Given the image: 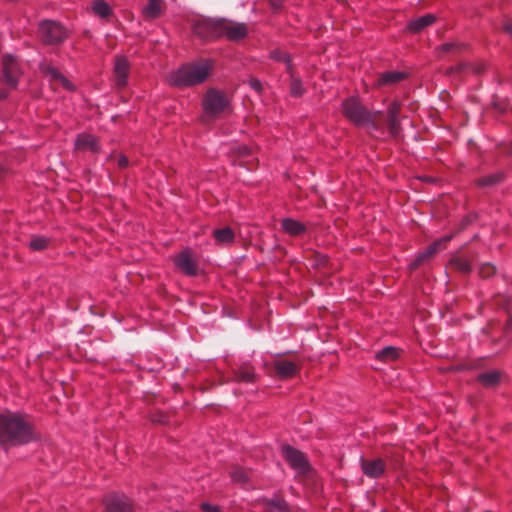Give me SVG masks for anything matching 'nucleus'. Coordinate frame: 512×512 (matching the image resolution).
I'll return each mask as SVG.
<instances>
[{
	"mask_svg": "<svg viewBox=\"0 0 512 512\" xmlns=\"http://www.w3.org/2000/svg\"><path fill=\"white\" fill-rule=\"evenodd\" d=\"M236 153L239 158L244 159L251 155V150L247 146H238L236 149Z\"/></svg>",
	"mask_w": 512,
	"mask_h": 512,
	"instance_id": "4c0bfd02",
	"label": "nucleus"
},
{
	"mask_svg": "<svg viewBox=\"0 0 512 512\" xmlns=\"http://www.w3.org/2000/svg\"><path fill=\"white\" fill-rule=\"evenodd\" d=\"M496 108H498V110H501L502 111V108L499 107V105H496Z\"/></svg>",
	"mask_w": 512,
	"mask_h": 512,
	"instance_id": "8fccbe9b",
	"label": "nucleus"
},
{
	"mask_svg": "<svg viewBox=\"0 0 512 512\" xmlns=\"http://www.w3.org/2000/svg\"><path fill=\"white\" fill-rule=\"evenodd\" d=\"M361 470L369 478L378 479L386 471V462L381 458L366 459L360 458Z\"/></svg>",
	"mask_w": 512,
	"mask_h": 512,
	"instance_id": "9d476101",
	"label": "nucleus"
},
{
	"mask_svg": "<svg viewBox=\"0 0 512 512\" xmlns=\"http://www.w3.org/2000/svg\"><path fill=\"white\" fill-rule=\"evenodd\" d=\"M503 30L512 36V22L511 21H505L503 24Z\"/></svg>",
	"mask_w": 512,
	"mask_h": 512,
	"instance_id": "37998d69",
	"label": "nucleus"
},
{
	"mask_svg": "<svg viewBox=\"0 0 512 512\" xmlns=\"http://www.w3.org/2000/svg\"><path fill=\"white\" fill-rule=\"evenodd\" d=\"M343 114L355 125L372 130L382 127L381 113H370L356 98H348L342 104Z\"/></svg>",
	"mask_w": 512,
	"mask_h": 512,
	"instance_id": "20e7f679",
	"label": "nucleus"
},
{
	"mask_svg": "<svg viewBox=\"0 0 512 512\" xmlns=\"http://www.w3.org/2000/svg\"><path fill=\"white\" fill-rule=\"evenodd\" d=\"M212 70V62L206 59L183 65L168 76V81L176 87H188L203 83Z\"/></svg>",
	"mask_w": 512,
	"mask_h": 512,
	"instance_id": "7ed1b4c3",
	"label": "nucleus"
},
{
	"mask_svg": "<svg viewBox=\"0 0 512 512\" xmlns=\"http://www.w3.org/2000/svg\"><path fill=\"white\" fill-rule=\"evenodd\" d=\"M75 147L77 150H89L92 153H98L100 150L97 139L94 136L88 134L79 135L76 139Z\"/></svg>",
	"mask_w": 512,
	"mask_h": 512,
	"instance_id": "dca6fc26",
	"label": "nucleus"
},
{
	"mask_svg": "<svg viewBox=\"0 0 512 512\" xmlns=\"http://www.w3.org/2000/svg\"><path fill=\"white\" fill-rule=\"evenodd\" d=\"M504 178V174L502 172H498L492 175L484 176L477 180V184L480 187H493L499 184Z\"/></svg>",
	"mask_w": 512,
	"mask_h": 512,
	"instance_id": "393cba45",
	"label": "nucleus"
},
{
	"mask_svg": "<svg viewBox=\"0 0 512 512\" xmlns=\"http://www.w3.org/2000/svg\"><path fill=\"white\" fill-rule=\"evenodd\" d=\"M39 34L41 40L48 45H56L66 38V30L59 23L51 20H45L39 25Z\"/></svg>",
	"mask_w": 512,
	"mask_h": 512,
	"instance_id": "423d86ee",
	"label": "nucleus"
},
{
	"mask_svg": "<svg viewBox=\"0 0 512 512\" xmlns=\"http://www.w3.org/2000/svg\"><path fill=\"white\" fill-rule=\"evenodd\" d=\"M405 78V74L402 72H387L383 74L380 79V84H392V83H398L401 80Z\"/></svg>",
	"mask_w": 512,
	"mask_h": 512,
	"instance_id": "c756f323",
	"label": "nucleus"
},
{
	"mask_svg": "<svg viewBox=\"0 0 512 512\" xmlns=\"http://www.w3.org/2000/svg\"><path fill=\"white\" fill-rule=\"evenodd\" d=\"M35 439L32 427L21 416L13 413L0 415V443L17 445Z\"/></svg>",
	"mask_w": 512,
	"mask_h": 512,
	"instance_id": "f03ea898",
	"label": "nucleus"
},
{
	"mask_svg": "<svg viewBox=\"0 0 512 512\" xmlns=\"http://www.w3.org/2000/svg\"><path fill=\"white\" fill-rule=\"evenodd\" d=\"M19 68L15 59L6 54L2 58V81L11 89L17 87Z\"/></svg>",
	"mask_w": 512,
	"mask_h": 512,
	"instance_id": "1a4fd4ad",
	"label": "nucleus"
},
{
	"mask_svg": "<svg viewBox=\"0 0 512 512\" xmlns=\"http://www.w3.org/2000/svg\"><path fill=\"white\" fill-rule=\"evenodd\" d=\"M464 69H465V65L459 64L456 67L449 68L448 73H459V72L463 71Z\"/></svg>",
	"mask_w": 512,
	"mask_h": 512,
	"instance_id": "c03bdc74",
	"label": "nucleus"
},
{
	"mask_svg": "<svg viewBox=\"0 0 512 512\" xmlns=\"http://www.w3.org/2000/svg\"><path fill=\"white\" fill-rule=\"evenodd\" d=\"M399 110L400 108L397 103L390 104L385 118H398Z\"/></svg>",
	"mask_w": 512,
	"mask_h": 512,
	"instance_id": "e433bc0d",
	"label": "nucleus"
},
{
	"mask_svg": "<svg viewBox=\"0 0 512 512\" xmlns=\"http://www.w3.org/2000/svg\"><path fill=\"white\" fill-rule=\"evenodd\" d=\"M129 72V63L124 56H118L115 60L114 74L116 78V85L118 88H123L127 84V77Z\"/></svg>",
	"mask_w": 512,
	"mask_h": 512,
	"instance_id": "2eb2a0df",
	"label": "nucleus"
},
{
	"mask_svg": "<svg viewBox=\"0 0 512 512\" xmlns=\"http://www.w3.org/2000/svg\"><path fill=\"white\" fill-rule=\"evenodd\" d=\"M399 356V351L392 346H388L377 353V358L383 361L395 360Z\"/></svg>",
	"mask_w": 512,
	"mask_h": 512,
	"instance_id": "7c9ffc66",
	"label": "nucleus"
},
{
	"mask_svg": "<svg viewBox=\"0 0 512 512\" xmlns=\"http://www.w3.org/2000/svg\"><path fill=\"white\" fill-rule=\"evenodd\" d=\"M117 164L122 169L126 168L129 164L128 158L125 155H120Z\"/></svg>",
	"mask_w": 512,
	"mask_h": 512,
	"instance_id": "a19ab883",
	"label": "nucleus"
},
{
	"mask_svg": "<svg viewBox=\"0 0 512 512\" xmlns=\"http://www.w3.org/2000/svg\"><path fill=\"white\" fill-rule=\"evenodd\" d=\"M162 12V0H147L143 7V14L146 18H157Z\"/></svg>",
	"mask_w": 512,
	"mask_h": 512,
	"instance_id": "aec40b11",
	"label": "nucleus"
},
{
	"mask_svg": "<svg viewBox=\"0 0 512 512\" xmlns=\"http://www.w3.org/2000/svg\"><path fill=\"white\" fill-rule=\"evenodd\" d=\"M436 20V16L433 14H427L416 19L411 20L408 23V30L412 33H419L426 27L432 25Z\"/></svg>",
	"mask_w": 512,
	"mask_h": 512,
	"instance_id": "a211bd4d",
	"label": "nucleus"
},
{
	"mask_svg": "<svg viewBox=\"0 0 512 512\" xmlns=\"http://www.w3.org/2000/svg\"><path fill=\"white\" fill-rule=\"evenodd\" d=\"M451 236H446L442 239L435 241L430 244L424 252L419 254V256L415 259L413 263H411L410 268L416 269L418 266L422 265L425 261L432 258L435 254H437L448 241H450Z\"/></svg>",
	"mask_w": 512,
	"mask_h": 512,
	"instance_id": "f8f14e48",
	"label": "nucleus"
},
{
	"mask_svg": "<svg viewBox=\"0 0 512 512\" xmlns=\"http://www.w3.org/2000/svg\"><path fill=\"white\" fill-rule=\"evenodd\" d=\"M463 48V45L458 43H445L442 45L441 49L445 53H454L456 51H459Z\"/></svg>",
	"mask_w": 512,
	"mask_h": 512,
	"instance_id": "f704fd0d",
	"label": "nucleus"
},
{
	"mask_svg": "<svg viewBox=\"0 0 512 512\" xmlns=\"http://www.w3.org/2000/svg\"><path fill=\"white\" fill-rule=\"evenodd\" d=\"M7 96H8V91L7 90H5V89L0 90V101L6 99Z\"/></svg>",
	"mask_w": 512,
	"mask_h": 512,
	"instance_id": "a18cd8bd",
	"label": "nucleus"
},
{
	"mask_svg": "<svg viewBox=\"0 0 512 512\" xmlns=\"http://www.w3.org/2000/svg\"><path fill=\"white\" fill-rule=\"evenodd\" d=\"M201 507L204 512H221L218 507L212 506L208 503H203Z\"/></svg>",
	"mask_w": 512,
	"mask_h": 512,
	"instance_id": "79ce46f5",
	"label": "nucleus"
},
{
	"mask_svg": "<svg viewBox=\"0 0 512 512\" xmlns=\"http://www.w3.org/2000/svg\"><path fill=\"white\" fill-rule=\"evenodd\" d=\"M192 30L197 37L203 40L226 36L229 40L237 41L248 33L247 26L243 23L204 17L192 23Z\"/></svg>",
	"mask_w": 512,
	"mask_h": 512,
	"instance_id": "f257e3e1",
	"label": "nucleus"
},
{
	"mask_svg": "<svg viewBox=\"0 0 512 512\" xmlns=\"http://www.w3.org/2000/svg\"><path fill=\"white\" fill-rule=\"evenodd\" d=\"M505 302L508 304L510 299L508 297H504Z\"/></svg>",
	"mask_w": 512,
	"mask_h": 512,
	"instance_id": "de8ad7c7",
	"label": "nucleus"
},
{
	"mask_svg": "<svg viewBox=\"0 0 512 512\" xmlns=\"http://www.w3.org/2000/svg\"><path fill=\"white\" fill-rule=\"evenodd\" d=\"M151 421L159 424H167L169 422L168 416L163 412H154L151 415Z\"/></svg>",
	"mask_w": 512,
	"mask_h": 512,
	"instance_id": "72a5a7b5",
	"label": "nucleus"
},
{
	"mask_svg": "<svg viewBox=\"0 0 512 512\" xmlns=\"http://www.w3.org/2000/svg\"><path fill=\"white\" fill-rule=\"evenodd\" d=\"M381 122H382V126H384L385 124L387 125L388 127V130L390 132V134L396 138L398 137L399 133H400V122L398 120V118H384V116L381 114ZM383 127H381L380 129H382Z\"/></svg>",
	"mask_w": 512,
	"mask_h": 512,
	"instance_id": "a878e982",
	"label": "nucleus"
},
{
	"mask_svg": "<svg viewBox=\"0 0 512 512\" xmlns=\"http://www.w3.org/2000/svg\"><path fill=\"white\" fill-rule=\"evenodd\" d=\"M174 264L187 276H197L199 273L196 255L189 249L177 254L174 258Z\"/></svg>",
	"mask_w": 512,
	"mask_h": 512,
	"instance_id": "6e6552de",
	"label": "nucleus"
},
{
	"mask_svg": "<svg viewBox=\"0 0 512 512\" xmlns=\"http://www.w3.org/2000/svg\"><path fill=\"white\" fill-rule=\"evenodd\" d=\"M271 58L278 62H284L287 65L288 73H291L292 65H291V57L288 53L275 49L271 52Z\"/></svg>",
	"mask_w": 512,
	"mask_h": 512,
	"instance_id": "c85d7f7f",
	"label": "nucleus"
},
{
	"mask_svg": "<svg viewBox=\"0 0 512 512\" xmlns=\"http://www.w3.org/2000/svg\"><path fill=\"white\" fill-rule=\"evenodd\" d=\"M49 239L41 236H32L29 247L34 251H42L47 248Z\"/></svg>",
	"mask_w": 512,
	"mask_h": 512,
	"instance_id": "473e14b6",
	"label": "nucleus"
},
{
	"mask_svg": "<svg viewBox=\"0 0 512 512\" xmlns=\"http://www.w3.org/2000/svg\"><path fill=\"white\" fill-rule=\"evenodd\" d=\"M291 76V82H290V93L292 96L300 97L304 93V88L302 86V82L299 78L295 77L293 72L289 73Z\"/></svg>",
	"mask_w": 512,
	"mask_h": 512,
	"instance_id": "2f4dec72",
	"label": "nucleus"
},
{
	"mask_svg": "<svg viewBox=\"0 0 512 512\" xmlns=\"http://www.w3.org/2000/svg\"><path fill=\"white\" fill-rule=\"evenodd\" d=\"M95 14L102 18H106L111 14L110 6L103 0H95L92 5Z\"/></svg>",
	"mask_w": 512,
	"mask_h": 512,
	"instance_id": "cd10ccee",
	"label": "nucleus"
},
{
	"mask_svg": "<svg viewBox=\"0 0 512 512\" xmlns=\"http://www.w3.org/2000/svg\"><path fill=\"white\" fill-rule=\"evenodd\" d=\"M496 108H498V110H501L502 111V108L499 107V105H496Z\"/></svg>",
	"mask_w": 512,
	"mask_h": 512,
	"instance_id": "3c124183",
	"label": "nucleus"
},
{
	"mask_svg": "<svg viewBox=\"0 0 512 512\" xmlns=\"http://www.w3.org/2000/svg\"><path fill=\"white\" fill-rule=\"evenodd\" d=\"M264 504L268 512H289L287 502L281 498L266 499Z\"/></svg>",
	"mask_w": 512,
	"mask_h": 512,
	"instance_id": "412c9836",
	"label": "nucleus"
},
{
	"mask_svg": "<svg viewBox=\"0 0 512 512\" xmlns=\"http://www.w3.org/2000/svg\"><path fill=\"white\" fill-rule=\"evenodd\" d=\"M451 265L459 272L467 274L471 271L470 258L460 255L451 260Z\"/></svg>",
	"mask_w": 512,
	"mask_h": 512,
	"instance_id": "5701e85b",
	"label": "nucleus"
},
{
	"mask_svg": "<svg viewBox=\"0 0 512 512\" xmlns=\"http://www.w3.org/2000/svg\"><path fill=\"white\" fill-rule=\"evenodd\" d=\"M507 152L508 153H512V143L509 145L508 149H507Z\"/></svg>",
	"mask_w": 512,
	"mask_h": 512,
	"instance_id": "49530a36",
	"label": "nucleus"
},
{
	"mask_svg": "<svg viewBox=\"0 0 512 512\" xmlns=\"http://www.w3.org/2000/svg\"><path fill=\"white\" fill-rule=\"evenodd\" d=\"M273 5L275 6V8H278V7H279L278 2L273 3Z\"/></svg>",
	"mask_w": 512,
	"mask_h": 512,
	"instance_id": "09e8293b",
	"label": "nucleus"
},
{
	"mask_svg": "<svg viewBox=\"0 0 512 512\" xmlns=\"http://www.w3.org/2000/svg\"><path fill=\"white\" fill-rule=\"evenodd\" d=\"M250 86L252 89H254L255 91H257L258 93H261L262 90H263V86H262V83L256 79V78H252L249 82Z\"/></svg>",
	"mask_w": 512,
	"mask_h": 512,
	"instance_id": "58836bf2",
	"label": "nucleus"
},
{
	"mask_svg": "<svg viewBox=\"0 0 512 512\" xmlns=\"http://www.w3.org/2000/svg\"><path fill=\"white\" fill-rule=\"evenodd\" d=\"M230 476L234 482L246 484L249 481V473L245 469L234 466L231 468Z\"/></svg>",
	"mask_w": 512,
	"mask_h": 512,
	"instance_id": "bb28decb",
	"label": "nucleus"
},
{
	"mask_svg": "<svg viewBox=\"0 0 512 512\" xmlns=\"http://www.w3.org/2000/svg\"><path fill=\"white\" fill-rule=\"evenodd\" d=\"M41 72L50 78L53 83L60 84L65 89L69 91H73L75 89L74 85L54 66L50 63L43 61L39 66Z\"/></svg>",
	"mask_w": 512,
	"mask_h": 512,
	"instance_id": "9b49d317",
	"label": "nucleus"
},
{
	"mask_svg": "<svg viewBox=\"0 0 512 512\" xmlns=\"http://www.w3.org/2000/svg\"><path fill=\"white\" fill-rule=\"evenodd\" d=\"M234 380L238 382H254L256 374L253 367L248 363H243L239 367L233 369Z\"/></svg>",
	"mask_w": 512,
	"mask_h": 512,
	"instance_id": "f3484780",
	"label": "nucleus"
},
{
	"mask_svg": "<svg viewBox=\"0 0 512 512\" xmlns=\"http://www.w3.org/2000/svg\"><path fill=\"white\" fill-rule=\"evenodd\" d=\"M495 273V267L490 264H485L480 269V274L482 277H490Z\"/></svg>",
	"mask_w": 512,
	"mask_h": 512,
	"instance_id": "c9c22d12",
	"label": "nucleus"
},
{
	"mask_svg": "<svg viewBox=\"0 0 512 512\" xmlns=\"http://www.w3.org/2000/svg\"><path fill=\"white\" fill-rule=\"evenodd\" d=\"M107 512H132L129 499L124 495L111 494L105 499Z\"/></svg>",
	"mask_w": 512,
	"mask_h": 512,
	"instance_id": "ddd939ff",
	"label": "nucleus"
},
{
	"mask_svg": "<svg viewBox=\"0 0 512 512\" xmlns=\"http://www.w3.org/2000/svg\"><path fill=\"white\" fill-rule=\"evenodd\" d=\"M282 229L291 236H299L306 232V227L299 221L285 218L281 222Z\"/></svg>",
	"mask_w": 512,
	"mask_h": 512,
	"instance_id": "6ab92c4d",
	"label": "nucleus"
},
{
	"mask_svg": "<svg viewBox=\"0 0 512 512\" xmlns=\"http://www.w3.org/2000/svg\"><path fill=\"white\" fill-rule=\"evenodd\" d=\"M478 380L486 387H493L500 381V373L498 371H487L479 374Z\"/></svg>",
	"mask_w": 512,
	"mask_h": 512,
	"instance_id": "b1692460",
	"label": "nucleus"
},
{
	"mask_svg": "<svg viewBox=\"0 0 512 512\" xmlns=\"http://www.w3.org/2000/svg\"><path fill=\"white\" fill-rule=\"evenodd\" d=\"M274 369L279 377L291 378L299 372L300 366L293 361L279 359L274 361Z\"/></svg>",
	"mask_w": 512,
	"mask_h": 512,
	"instance_id": "4468645a",
	"label": "nucleus"
},
{
	"mask_svg": "<svg viewBox=\"0 0 512 512\" xmlns=\"http://www.w3.org/2000/svg\"><path fill=\"white\" fill-rule=\"evenodd\" d=\"M328 264V259L324 255H317L316 257V265L319 268H324Z\"/></svg>",
	"mask_w": 512,
	"mask_h": 512,
	"instance_id": "ea45409f",
	"label": "nucleus"
},
{
	"mask_svg": "<svg viewBox=\"0 0 512 512\" xmlns=\"http://www.w3.org/2000/svg\"><path fill=\"white\" fill-rule=\"evenodd\" d=\"M283 456L290 466L296 471L297 477L305 484L314 483V470L306 456L299 450L286 445L282 448Z\"/></svg>",
	"mask_w": 512,
	"mask_h": 512,
	"instance_id": "39448f33",
	"label": "nucleus"
},
{
	"mask_svg": "<svg viewBox=\"0 0 512 512\" xmlns=\"http://www.w3.org/2000/svg\"><path fill=\"white\" fill-rule=\"evenodd\" d=\"M203 105L206 113L214 117L229 108V101L224 93L210 89L205 95Z\"/></svg>",
	"mask_w": 512,
	"mask_h": 512,
	"instance_id": "0eeeda50",
	"label": "nucleus"
},
{
	"mask_svg": "<svg viewBox=\"0 0 512 512\" xmlns=\"http://www.w3.org/2000/svg\"><path fill=\"white\" fill-rule=\"evenodd\" d=\"M215 240L220 244L231 243L234 240V232L229 227L215 229L213 231Z\"/></svg>",
	"mask_w": 512,
	"mask_h": 512,
	"instance_id": "4be33fe9",
	"label": "nucleus"
}]
</instances>
